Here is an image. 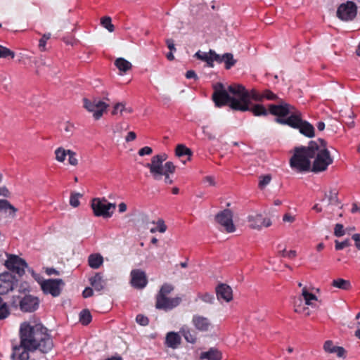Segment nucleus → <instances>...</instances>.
I'll use <instances>...</instances> for the list:
<instances>
[{"instance_id":"7","label":"nucleus","mask_w":360,"mask_h":360,"mask_svg":"<svg viewBox=\"0 0 360 360\" xmlns=\"http://www.w3.org/2000/svg\"><path fill=\"white\" fill-rule=\"evenodd\" d=\"M276 122L288 124L293 128L299 129L300 133L308 137H313L314 136V128L309 122L303 121L301 118V113L299 112L295 115H292L288 118H276Z\"/></svg>"},{"instance_id":"27","label":"nucleus","mask_w":360,"mask_h":360,"mask_svg":"<svg viewBox=\"0 0 360 360\" xmlns=\"http://www.w3.org/2000/svg\"><path fill=\"white\" fill-rule=\"evenodd\" d=\"M88 263L91 268L97 269L103 263V257L99 253L91 254L88 257Z\"/></svg>"},{"instance_id":"57","label":"nucleus","mask_w":360,"mask_h":360,"mask_svg":"<svg viewBox=\"0 0 360 360\" xmlns=\"http://www.w3.org/2000/svg\"><path fill=\"white\" fill-rule=\"evenodd\" d=\"M153 153V150L150 147L145 146L139 150V155L140 156L149 155Z\"/></svg>"},{"instance_id":"20","label":"nucleus","mask_w":360,"mask_h":360,"mask_svg":"<svg viewBox=\"0 0 360 360\" xmlns=\"http://www.w3.org/2000/svg\"><path fill=\"white\" fill-rule=\"evenodd\" d=\"M216 294L219 300L229 302L233 300V291L231 288L224 283H221L216 287Z\"/></svg>"},{"instance_id":"23","label":"nucleus","mask_w":360,"mask_h":360,"mask_svg":"<svg viewBox=\"0 0 360 360\" xmlns=\"http://www.w3.org/2000/svg\"><path fill=\"white\" fill-rule=\"evenodd\" d=\"M115 65L120 71V75H123L132 68V64L123 58H118L115 60Z\"/></svg>"},{"instance_id":"52","label":"nucleus","mask_w":360,"mask_h":360,"mask_svg":"<svg viewBox=\"0 0 360 360\" xmlns=\"http://www.w3.org/2000/svg\"><path fill=\"white\" fill-rule=\"evenodd\" d=\"M210 53L212 55V63H214V61H216L219 63H221L223 62V60L224 58V55H219L215 53V51L210 50Z\"/></svg>"},{"instance_id":"2","label":"nucleus","mask_w":360,"mask_h":360,"mask_svg":"<svg viewBox=\"0 0 360 360\" xmlns=\"http://www.w3.org/2000/svg\"><path fill=\"white\" fill-rule=\"evenodd\" d=\"M213 89L212 100L217 107L229 103V106L233 110L244 112L249 110L250 99L255 101H262V94L255 89L248 91L240 84L230 85L226 89L223 84L218 82L214 84Z\"/></svg>"},{"instance_id":"1","label":"nucleus","mask_w":360,"mask_h":360,"mask_svg":"<svg viewBox=\"0 0 360 360\" xmlns=\"http://www.w3.org/2000/svg\"><path fill=\"white\" fill-rule=\"evenodd\" d=\"M20 345L13 347L12 354L15 360H28L30 352L39 349L46 353L52 349L53 342L47 329L41 323L25 321L19 329Z\"/></svg>"},{"instance_id":"12","label":"nucleus","mask_w":360,"mask_h":360,"mask_svg":"<svg viewBox=\"0 0 360 360\" xmlns=\"http://www.w3.org/2000/svg\"><path fill=\"white\" fill-rule=\"evenodd\" d=\"M39 285L45 294H51L53 297H57L60 294L61 287L64 283L61 279H47L39 281Z\"/></svg>"},{"instance_id":"58","label":"nucleus","mask_w":360,"mask_h":360,"mask_svg":"<svg viewBox=\"0 0 360 360\" xmlns=\"http://www.w3.org/2000/svg\"><path fill=\"white\" fill-rule=\"evenodd\" d=\"M296 219V217L295 215H292L290 213H285L284 215H283V221L284 222H288V223H293Z\"/></svg>"},{"instance_id":"49","label":"nucleus","mask_w":360,"mask_h":360,"mask_svg":"<svg viewBox=\"0 0 360 360\" xmlns=\"http://www.w3.org/2000/svg\"><path fill=\"white\" fill-rule=\"evenodd\" d=\"M278 255L282 257H287L288 258L292 259L296 257V252L295 250H289L287 251L285 248L278 252Z\"/></svg>"},{"instance_id":"24","label":"nucleus","mask_w":360,"mask_h":360,"mask_svg":"<svg viewBox=\"0 0 360 360\" xmlns=\"http://www.w3.org/2000/svg\"><path fill=\"white\" fill-rule=\"evenodd\" d=\"M165 342L169 347L175 349L181 344V337L177 333L169 332L167 334Z\"/></svg>"},{"instance_id":"8","label":"nucleus","mask_w":360,"mask_h":360,"mask_svg":"<svg viewBox=\"0 0 360 360\" xmlns=\"http://www.w3.org/2000/svg\"><path fill=\"white\" fill-rule=\"evenodd\" d=\"M83 106L89 112L92 113L94 120L101 119L107 112L109 105L98 98L83 99Z\"/></svg>"},{"instance_id":"30","label":"nucleus","mask_w":360,"mask_h":360,"mask_svg":"<svg viewBox=\"0 0 360 360\" xmlns=\"http://www.w3.org/2000/svg\"><path fill=\"white\" fill-rule=\"evenodd\" d=\"M302 296L304 300L305 304L309 306H312V301H316L317 297L309 292L306 287H304L302 290Z\"/></svg>"},{"instance_id":"26","label":"nucleus","mask_w":360,"mask_h":360,"mask_svg":"<svg viewBox=\"0 0 360 360\" xmlns=\"http://www.w3.org/2000/svg\"><path fill=\"white\" fill-rule=\"evenodd\" d=\"M89 281L92 287L97 291H101L105 285V281L99 273L96 274L95 276L90 278Z\"/></svg>"},{"instance_id":"22","label":"nucleus","mask_w":360,"mask_h":360,"mask_svg":"<svg viewBox=\"0 0 360 360\" xmlns=\"http://www.w3.org/2000/svg\"><path fill=\"white\" fill-rule=\"evenodd\" d=\"M323 349L328 353H335L338 357H345L346 350L342 347L335 346L331 340H327L324 342Z\"/></svg>"},{"instance_id":"9","label":"nucleus","mask_w":360,"mask_h":360,"mask_svg":"<svg viewBox=\"0 0 360 360\" xmlns=\"http://www.w3.org/2000/svg\"><path fill=\"white\" fill-rule=\"evenodd\" d=\"M94 214L96 217H110L115 209V204L108 202L105 198H94L91 203Z\"/></svg>"},{"instance_id":"34","label":"nucleus","mask_w":360,"mask_h":360,"mask_svg":"<svg viewBox=\"0 0 360 360\" xmlns=\"http://www.w3.org/2000/svg\"><path fill=\"white\" fill-rule=\"evenodd\" d=\"M70 150H65L63 147H59L55 150L56 160L59 162H63L68 155Z\"/></svg>"},{"instance_id":"48","label":"nucleus","mask_w":360,"mask_h":360,"mask_svg":"<svg viewBox=\"0 0 360 360\" xmlns=\"http://www.w3.org/2000/svg\"><path fill=\"white\" fill-rule=\"evenodd\" d=\"M345 233L344 226L342 224H337L334 229V235L337 237H341Z\"/></svg>"},{"instance_id":"63","label":"nucleus","mask_w":360,"mask_h":360,"mask_svg":"<svg viewBox=\"0 0 360 360\" xmlns=\"http://www.w3.org/2000/svg\"><path fill=\"white\" fill-rule=\"evenodd\" d=\"M186 77L188 79H191V78H193L195 79H198V76L193 70L187 71V72L186 74Z\"/></svg>"},{"instance_id":"33","label":"nucleus","mask_w":360,"mask_h":360,"mask_svg":"<svg viewBox=\"0 0 360 360\" xmlns=\"http://www.w3.org/2000/svg\"><path fill=\"white\" fill-rule=\"evenodd\" d=\"M180 333L188 342L195 343L196 342V336L193 334L188 328H181Z\"/></svg>"},{"instance_id":"40","label":"nucleus","mask_w":360,"mask_h":360,"mask_svg":"<svg viewBox=\"0 0 360 360\" xmlns=\"http://www.w3.org/2000/svg\"><path fill=\"white\" fill-rule=\"evenodd\" d=\"M294 310L296 313L304 314L305 316H309L311 314L308 307L302 306L301 302L299 304L295 303Z\"/></svg>"},{"instance_id":"28","label":"nucleus","mask_w":360,"mask_h":360,"mask_svg":"<svg viewBox=\"0 0 360 360\" xmlns=\"http://www.w3.org/2000/svg\"><path fill=\"white\" fill-rule=\"evenodd\" d=\"M195 57L199 60L206 62L209 67H214V63H212V55L210 53V51L209 52H202L198 51L195 53Z\"/></svg>"},{"instance_id":"54","label":"nucleus","mask_w":360,"mask_h":360,"mask_svg":"<svg viewBox=\"0 0 360 360\" xmlns=\"http://www.w3.org/2000/svg\"><path fill=\"white\" fill-rule=\"evenodd\" d=\"M200 299L207 303L212 304L214 302V296L209 293H205L200 296Z\"/></svg>"},{"instance_id":"6","label":"nucleus","mask_w":360,"mask_h":360,"mask_svg":"<svg viewBox=\"0 0 360 360\" xmlns=\"http://www.w3.org/2000/svg\"><path fill=\"white\" fill-rule=\"evenodd\" d=\"M174 286L169 283H165L162 285L156 296L155 307L157 309L168 311L180 304L181 302L180 297H169V295L174 290Z\"/></svg>"},{"instance_id":"60","label":"nucleus","mask_w":360,"mask_h":360,"mask_svg":"<svg viewBox=\"0 0 360 360\" xmlns=\"http://www.w3.org/2000/svg\"><path fill=\"white\" fill-rule=\"evenodd\" d=\"M166 44L167 47L171 51H176V48L174 46V41L171 39H168L166 40Z\"/></svg>"},{"instance_id":"39","label":"nucleus","mask_w":360,"mask_h":360,"mask_svg":"<svg viewBox=\"0 0 360 360\" xmlns=\"http://www.w3.org/2000/svg\"><path fill=\"white\" fill-rule=\"evenodd\" d=\"M156 226L150 229L151 233H155L157 231L160 233H165L167 229V226L164 223V221L159 219L156 223Z\"/></svg>"},{"instance_id":"62","label":"nucleus","mask_w":360,"mask_h":360,"mask_svg":"<svg viewBox=\"0 0 360 360\" xmlns=\"http://www.w3.org/2000/svg\"><path fill=\"white\" fill-rule=\"evenodd\" d=\"M92 295L93 290L91 288H86L85 290L83 291V296L85 298L91 297L92 296Z\"/></svg>"},{"instance_id":"29","label":"nucleus","mask_w":360,"mask_h":360,"mask_svg":"<svg viewBox=\"0 0 360 360\" xmlns=\"http://www.w3.org/2000/svg\"><path fill=\"white\" fill-rule=\"evenodd\" d=\"M332 285L335 288L345 290H348L351 288L350 281L343 278H338L333 280L332 282Z\"/></svg>"},{"instance_id":"36","label":"nucleus","mask_w":360,"mask_h":360,"mask_svg":"<svg viewBox=\"0 0 360 360\" xmlns=\"http://www.w3.org/2000/svg\"><path fill=\"white\" fill-rule=\"evenodd\" d=\"M0 208L8 210L10 211L9 214H12L13 216H15L17 212V209L6 200H0Z\"/></svg>"},{"instance_id":"37","label":"nucleus","mask_w":360,"mask_h":360,"mask_svg":"<svg viewBox=\"0 0 360 360\" xmlns=\"http://www.w3.org/2000/svg\"><path fill=\"white\" fill-rule=\"evenodd\" d=\"M79 321L83 325L89 324L91 321V315L88 310H82L79 314Z\"/></svg>"},{"instance_id":"43","label":"nucleus","mask_w":360,"mask_h":360,"mask_svg":"<svg viewBox=\"0 0 360 360\" xmlns=\"http://www.w3.org/2000/svg\"><path fill=\"white\" fill-rule=\"evenodd\" d=\"M82 196L80 193H72L70 199V204L73 207H77L79 205V198Z\"/></svg>"},{"instance_id":"10","label":"nucleus","mask_w":360,"mask_h":360,"mask_svg":"<svg viewBox=\"0 0 360 360\" xmlns=\"http://www.w3.org/2000/svg\"><path fill=\"white\" fill-rule=\"evenodd\" d=\"M357 15V6L352 1H347L339 5L336 11L337 17L345 22L353 20Z\"/></svg>"},{"instance_id":"16","label":"nucleus","mask_w":360,"mask_h":360,"mask_svg":"<svg viewBox=\"0 0 360 360\" xmlns=\"http://www.w3.org/2000/svg\"><path fill=\"white\" fill-rule=\"evenodd\" d=\"M15 278L11 273L5 272L0 274V293L6 294L13 289Z\"/></svg>"},{"instance_id":"47","label":"nucleus","mask_w":360,"mask_h":360,"mask_svg":"<svg viewBox=\"0 0 360 360\" xmlns=\"http://www.w3.org/2000/svg\"><path fill=\"white\" fill-rule=\"evenodd\" d=\"M129 126L124 122H118L113 127L114 133H121L122 131L127 130Z\"/></svg>"},{"instance_id":"44","label":"nucleus","mask_w":360,"mask_h":360,"mask_svg":"<svg viewBox=\"0 0 360 360\" xmlns=\"http://www.w3.org/2000/svg\"><path fill=\"white\" fill-rule=\"evenodd\" d=\"M10 314L8 305L6 303H1L0 305V320L4 319Z\"/></svg>"},{"instance_id":"19","label":"nucleus","mask_w":360,"mask_h":360,"mask_svg":"<svg viewBox=\"0 0 360 360\" xmlns=\"http://www.w3.org/2000/svg\"><path fill=\"white\" fill-rule=\"evenodd\" d=\"M192 323L197 330L201 332H207L212 327V323L208 318L198 314L193 316Z\"/></svg>"},{"instance_id":"38","label":"nucleus","mask_w":360,"mask_h":360,"mask_svg":"<svg viewBox=\"0 0 360 360\" xmlns=\"http://www.w3.org/2000/svg\"><path fill=\"white\" fill-rule=\"evenodd\" d=\"M223 62L225 63L226 64V68L230 69L231 67L235 65L236 60L233 58V56L232 53H227L224 54V58L223 60Z\"/></svg>"},{"instance_id":"35","label":"nucleus","mask_w":360,"mask_h":360,"mask_svg":"<svg viewBox=\"0 0 360 360\" xmlns=\"http://www.w3.org/2000/svg\"><path fill=\"white\" fill-rule=\"evenodd\" d=\"M175 153L178 157H181L186 155H191L192 154L191 150L183 144H179L176 146Z\"/></svg>"},{"instance_id":"42","label":"nucleus","mask_w":360,"mask_h":360,"mask_svg":"<svg viewBox=\"0 0 360 360\" xmlns=\"http://www.w3.org/2000/svg\"><path fill=\"white\" fill-rule=\"evenodd\" d=\"M14 56H15V53L13 51L0 45V58L11 57V58H13Z\"/></svg>"},{"instance_id":"4","label":"nucleus","mask_w":360,"mask_h":360,"mask_svg":"<svg viewBox=\"0 0 360 360\" xmlns=\"http://www.w3.org/2000/svg\"><path fill=\"white\" fill-rule=\"evenodd\" d=\"M311 161L310 171L318 173L324 172L333 162V158L328 150L326 142L323 139L311 141Z\"/></svg>"},{"instance_id":"15","label":"nucleus","mask_w":360,"mask_h":360,"mask_svg":"<svg viewBox=\"0 0 360 360\" xmlns=\"http://www.w3.org/2000/svg\"><path fill=\"white\" fill-rule=\"evenodd\" d=\"M249 226L252 229L260 230L262 227H269L271 225L269 218L264 217L260 213H252L248 217Z\"/></svg>"},{"instance_id":"41","label":"nucleus","mask_w":360,"mask_h":360,"mask_svg":"<svg viewBox=\"0 0 360 360\" xmlns=\"http://www.w3.org/2000/svg\"><path fill=\"white\" fill-rule=\"evenodd\" d=\"M101 25L106 28L109 32H112L114 31V25L111 22V18L110 17H104L101 20Z\"/></svg>"},{"instance_id":"21","label":"nucleus","mask_w":360,"mask_h":360,"mask_svg":"<svg viewBox=\"0 0 360 360\" xmlns=\"http://www.w3.org/2000/svg\"><path fill=\"white\" fill-rule=\"evenodd\" d=\"M132 112V108L127 107L126 103L118 102L113 105L111 114L118 117H123L125 114H130Z\"/></svg>"},{"instance_id":"31","label":"nucleus","mask_w":360,"mask_h":360,"mask_svg":"<svg viewBox=\"0 0 360 360\" xmlns=\"http://www.w3.org/2000/svg\"><path fill=\"white\" fill-rule=\"evenodd\" d=\"M325 198H328V203L331 205H338V191L335 188H331L328 192H325Z\"/></svg>"},{"instance_id":"32","label":"nucleus","mask_w":360,"mask_h":360,"mask_svg":"<svg viewBox=\"0 0 360 360\" xmlns=\"http://www.w3.org/2000/svg\"><path fill=\"white\" fill-rule=\"evenodd\" d=\"M248 111L252 112L255 116L266 115L268 114L266 109L259 104H257L253 106H251L250 104V109Z\"/></svg>"},{"instance_id":"53","label":"nucleus","mask_w":360,"mask_h":360,"mask_svg":"<svg viewBox=\"0 0 360 360\" xmlns=\"http://www.w3.org/2000/svg\"><path fill=\"white\" fill-rule=\"evenodd\" d=\"M350 245V243L349 240H345L343 242H339L335 240V249L336 250H342L343 248L348 247Z\"/></svg>"},{"instance_id":"56","label":"nucleus","mask_w":360,"mask_h":360,"mask_svg":"<svg viewBox=\"0 0 360 360\" xmlns=\"http://www.w3.org/2000/svg\"><path fill=\"white\" fill-rule=\"evenodd\" d=\"M74 124L70 122L64 124L63 129L68 135H72L74 131Z\"/></svg>"},{"instance_id":"45","label":"nucleus","mask_w":360,"mask_h":360,"mask_svg":"<svg viewBox=\"0 0 360 360\" xmlns=\"http://www.w3.org/2000/svg\"><path fill=\"white\" fill-rule=\"evenodd\" d=\"M51 37L50 33L44 34L42 35L41 39L39 41V48L41 51H46V44L47 40H49Z\"/></svg>"},{"instance_id":"51","label":"nucleus","mask_w":360,"mask_h":360,"mask_svg":"<svg viewBox=\"0 0 360 360\" xmlns=\"http://www.w3.org/2000/svg\"><path fill=\"white\" fill-rule=\"evenodd\" d=\"M271 178L269 175L261 176L260 181L259 183V186L261 188H264L265 186H266L267 184H269V182L271 181Z\"/></svg>"},{"instance_id":"13","label":"nucleus","mask_w":360,"mask_h":360,"mask_svg":"<svg viewBox=\"0 0 360 360\" xmlns=\"http://www.w3.org/2000/svg\"><path fill=\"white\" fill-rule=\"evenodd\" d=\"M6 266L13 272L22 276L25 273V269L27 264L26 262L16 255H11L5 262Z\"/></svg>"},{"instance_id":"17","label":"nucleus","mask_w":360,"mask_h":360,"mask_svg":"<svg viewBox=\"0 0 360 360\" xmlns=\"http://www.w3.org/2000/svg\"><path fill=\"white\" fill-rule=\"evenodd\" d=\"M39 307V300L37 297L25 295L20 302V308L25 312H31Z\"/></svg>"},{"instance_id":"59","label":"nucleus","mask_w":360,"mask_h":360,"mask_svg":"<svg viewBox=\"0 0 360 360\" xmlns=\"http://www.w3.org/2000/svg\"><path fill=\"white\" fill-rule=\"evenodd\" d=\"M352 238L354 241L356 248L360 250V233L354 234Z\"/></svg>"},{"instance_id":"11","label":"nucleus","mask_w":360,"mask_h":360,"mask_svg":"<svg viewBox=\"0 0 360 360\" xmlns=\"http://www.w3.org/2000/svg\"><path fill=\"white\" fill-rule=\"evenodd\" d=\"M233 212L229 209H225L217 213L215 216L216 221L224 228L227 233H233L236 231V226L233 221Z\"/></svg>"},{"instance_id":"50","label":"nucleus","mask_w":360,"mask_h":360,"mask_svg":"<svg viewBox=\"0 0 360 360\" xmlns=\"http://www.w3.org/2000/svg\"><path fill=\"white\" fill-rule=\"evenodd\" d=\"M262 99L265 98H266L268 100H271V101L276 100L278 98V96L269 90H265L262 94Z\"/></svg>"},{"instance_id":"61","label":"nucleus","mask_w":360,"mask_h":360,"mask_svg":"<svg viewBox=\"0 0 360 360\" xmlns=\"http://www.w3.org/2000/svg\"><path fill=\"white\" fill-rule=\"evenodd\" d=\"M136 137V134L134 132V131H129L127 134V136H126V141L127 142H129V141H134Z\"/></svg>"},{"instance_id":"46","label":"nucleus","mask_w":360,"mask_h":360,"mask_svg":"<svg viewBox=\"0 0 360 360\" xmlns=\"http://www.w3.org/2000/svg\"><path fill=\"white\" fill-rule=\"evenodd\" d=\"M68 162L72 166H77L78 165V160L76 158V153L73 150H70L68 152Z\"/></svg>"},{"instance_id":"18","label":"nucleus","mask_w":360,"mask_h":360,"mask_svg":"<svg viewBox=\"0 0 360 360\" xmlns=\"http://www.w3.org/2000/svg\"><path fill=\"white\" fill-rule=\"evenodd\" d=\"M131 283L136 288H143L147 284V278L144 271L134 269L131 271Z\"/></svg>"},{"instance_id":"5","label":"nucleus","mask_w":360,"mask_h":360,"mask_svg":"<svg viewBox=\"0 0 360 360\" xmlns=\"http://www.w3.org/2000/svg\"><path fill=\"white\" fill-rule=\"evenodd\" d=\"M311 142L307 146L297 147L294 149L293 155L290 160L291 168L297 172H308L311 169Z\"/></svg>"},{"instance_id":"25","label":"nucleus","mask_w":360,"mask_h":360,"mask_svg":"<svg viewBox=\"0 0 360 360\" xmlns=\"http://www.w3.org/2000/svg\"><path fill=\"white\" fill-rule=\"evenodd\" d=\"M200 358L201 360H221V353L214 348H211L207 352H202Z\"/></svg>"},{"instance_id":"3","label":"nucleus","mask_w":360,"mask_h":360,"mask_svg":"<svg viewBox=\"0 0 360 360\" xmlns=\"http://www.w3.org/2000/svg\"><path fill=\"white\" fill-rule=\"evenodd\" d=\"M167 158V155L165 153L154 155L152 157L150 162L147 163L145 166L149 169L150 174L154 180L164 179L165 184L170 185L173 184L170 174L175 172L176 166L170 161L164 163Z\"/></svg>"},{"instance_id":"55","label":"nucleus","mask_w":360,"mask_h":360,"mask_svg":"<svg viewBox=\"0 0 360 360\" xmlns=\"http://www.w3.org/2000/svg\"><path fill=\"white\" fill-rule=\"evenodd\" d=\"M136 322L141 326H146L148 323V319L146 316L139 314L136 318Z\"/></svg>"},{"instance_id":"14","label":"nucleus","mask_w":360,"mask_h":360,"mask_svg":"<svg viewBox=\"0 0 360 360\" xmlns=\"http://www.w3.org/2000/svg\"><path fill=\"white\" fill-rule=\"evenodd\" d=\"M269 111L272 115L279 117H285L288 115L291 116L299 112L294 106L283 101H281L278 105H270Z\"/></svg>"},{"instance_id":"64","label":"nucleus","mask_w":360,"mask_h":360,"mask_svg":"<svg viewBox=\"0 0 360 360\" xmlns=\"http://www.w3.org/2000/svg\"><path fill=\"white\" fill-rule=\"evenodd\" d=\"M204 181H205V182L208 183L210 186H214L216 184L214 178L210 176H207L205 177Z\"/></svg>"}]
</instances>
